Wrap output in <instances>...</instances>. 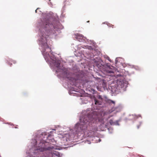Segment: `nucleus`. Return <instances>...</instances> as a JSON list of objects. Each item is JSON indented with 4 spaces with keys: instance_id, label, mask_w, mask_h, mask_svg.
I'll use <instances>...</instances> for the list:
<instances>
[{
    "instance_id": "nucleus-7",
    "label": "nucleus",
    "mask_w": 157,
    "mask_h": 157,
    "mask_svg": "<svg viewBox=\"0 0 157 157\" xmlns=\"http://www.w3.org/2000/svg\"><path fill=\"white\" fill-rule=\"evenodd\" d=\"M109 123L110 124L112 125H114L115 124V122H114L113 120L112 119H110L109 121Z\"/></svg>"
},
{
    "instance_id": "nucleus-5",
    "label": "nucleus",
    "mask_w": 157,
    "mask_h": 157,
    "mask_svg": "<svg viewBox=\"0 0 157 157\" xmlns=\"http://www.w3.org/2000/svg\"><path fill=\"white\" fill-rule=\"evenodd\" d=\"M52 154V157H55L56 156L60 157L62 156L57 151H54Z\"/></svg>"
},
{
    "instance_id": "nucleus-14",
    "label": "nucleus",
    "mask_w": 157,
    "mask_h": 157,
    "mask_svg": "<svg viewBox=\"0 0 157 157\" xmlns=\"http://www.w3.org/2000/svg\"><path fill=\"white\" fill-rule=\"evenodd\" d=\"M71 0H66V2H69Z\"/></svg>"
},
{
    "instance_id": "nucleus-15",
    "label": "nucleus",
    "mask_w": 157,
    "mask_h": 157,
    "mask_svg": "<svg viewBox=\"0 0 157 157\" xmlns=\"http://www.w3.org/2000/svg\"><path fill=\"white\" fill-rule=\"evenodd\" d=\"M8 64L10 66H11L12 64L11 63H9Z\"/></svg>"
},
{
    "instance_id": "nucleus-16",
    "label": "nucleus",
    "mask_w": 157,
    "mask_h": 157,
    "mask_svg": "<svg viewBox=\"0 0 157 157\" xmlns=\"http://www.w3.org/2000/svg\"><path fill=\"white\" fill-rule=\"evenodd\" d=\"M110 62H111V60H110V58L109 57H108V59Z\"/></svg>"
},
{
    "instance_id": "nucleus-4",
    "label": "nucleus",
    "mask_w": 157,
    "mask_h": 157,
    "mask_svg": "<svg viewBox=\"0 0 157 157\" xmlns=\"http://www.w3.org/2000/svg\"><path fill=\"white\" fill-rule=\"evenodd\" d=\"M47 144V142L44 143L40 142V145L37 147L36 150L39 151L43 152L47 150H50L52 148L49 147H46V144Z\"/></svg>"
},
{
    "instance_id": "nucleus-2",
    "label": "nucleus",
    "mask_w": 157,
    "mask_h": 157,
    "mask_svg": "<svg viewBox=\"0 0 157 157\" xmlns=\"http://www.w3.org/2000/svg\"><path fill=\"white\" fill-rule=\"evenodd\" d=\"M54 66L57 68L56 70L57 72H63V78H68V76L69 75V72L67 69L64 67H61L60 66V61L59 60H56L53 62Z\"/></svg>"
},
{
    "instance_id": "nucleus-1",
    "label": "nucleus",
    "mask_w": 157,
    "mask_h": 157,
    "mask_svg": "<svg viewBox=\"0 0 157 157\" xmlns=\"http://www.w3.org/2000/svg\"><path fill=\"white\" fill-rule=\"evenodd\" d=\"M90 117L89 116H86L84 118L80 119V122L77 123L75 126L77 132L82 131L84 132L88 126H90L94 122L95 119L93 118L90 119Z\"/></svg>"
},
{
    "instance_id": "nucleus-13",
    "label": "nucleus",
    "mask_w": 157,
    "mask_h": 157,
    "mask_svg": "<svg viewBox=\"0 0 157 157\" xmlns=\"http://www.w3.org/2000/svg\"><path fill=\"white\" fill-rule=\"evenodd\" d=\"M109 73H113V71H110L109 72Z\"/></svg>"
},
{
    "instance_id": "nucleus-19",
    "label": "nucleus",
    "mask_w": 157,
    "mask_h": 157,
    "mask_svg": "<svg viewBox=\"0 0 157 157\" xmlns=\"http://www.w3.org/2000/svg\"><path fill=\"white\" fill-rule=\"evenodd\" d=\"M110 118V117H108V119H109V118Z\"/></svg>"
},
{
    "instance_id": "nucleus-8",
    "label": "nucleus",
    "mask_w": 157,
    "mask_h": 157,
    "mask_svg": "<svg viewBox=\"0 0 157 157\" xmlns=\"http://www.w3.org/2000/svg\"><path fill=\"white\" fill-rule=\"evenodd\" d=\"M108 103H109V104H111L112 103L114 105H115V102L111 100H108Z\"/></svg>"
},
{
    "instance_id": "nucleus-18",
    "label": "nucleus",
    "mask_w": 157,
    "mask_h": 157,
    "mask_svg": "<svg viewBox=\"0 0 157 157\" xmlns=\"http://www.w3.org/2000/svg\"><path fill=\"white\" fill-rule=\"evenodd\" d=\"M37 10H35L36 13V12H37Z\"/></svg>"
},
{
    "instance_id": "nucleus-6",
    "label": "nucleus",
    "mask_w": 157,
    "mask_h": 157,
    "mask_svg": "<svg viewBox=\"0 0 157 157\" xmlns=\"http://www.w3.org/2000/svg\"><path fill=\"white\" fill-rule=\"evenodd\" d=\"M117 84L118 85H120L121 86V87L122 88L124 86V82L123 81H118L117 82Z\"/></svg>"
},
{
    "instance_id": "nucleus-17",
    "label": "nucleus",
    "mask_w": 157,
    "mask_h": 157,
    "mask_svg": "<svg viewBox=\"0 0 157 157\" xmlns=\"http://www.w3.org/2000/svg\"><path fill=\"white\" fill-rule=\"evenodd\" d=\"M137 128H139V126H137Z\"/></svg>"
},
{
    "instance_id": "nucleus-11",
    "label": "nucleus",
    "mask_w": 157,
    "mask_h": 157,
    "mask_svg": "<svg viewBox=\"0 0 157 157\" xmlns=\"http://www.w3.org/2000/svg\"><path fill=\"white\" fill-rule=\"evenodd\" d=\"M134 116L135 118H138L139 117H141V116L140 115H134Z\"/></svg>"
},
{
    "instance_id": "nucleus-12",
    "label": "nucleus",
    "mask_w": 157,
    "mask_h": 157,
    "mask_svg": "<svg viewBox=\"0 0 157 157\" xmlns=\"http://www.w3.org/2000/svg\"><path fill=\"white\" fill-rule=\"evenodd\" d=\"M95 104H99V101L98 100H95Z\"/></svg>"
},
{
    "instance_id": "nucleus-3",
    "label": "nucleus",
    "mask_w": 157,
    "mask_h": 157,
    "mask_svg": "<svg viewBox=\"0 0 157 157\" xmlns=\"http://www.w3.org/2000/svg\"><path fill=\"white\" fill-rule=\"evenodd\" d=\"M46 39L47 37H45L44 38V36H43L41 38V41L42 42H45V43L42 44V47L43 48L42 52H43V54L44 56H45V55H46L45 58H48V57H49V54L48 53L47 54V52H46V50H49L48 51L50 52L51 51V49L50 48H49L46 43Z\"/></svg>"
},
{
    "instance_id": "nucleus-10",
    "label": "nucleus",
    "mask_w": 157,
    "mask_h": 157,
    "mask_svg": "<svg viewBox=\"0 0 157 157\" xmlns=\"http://www.w3.org/2000/svg\"><path fill=\"white\" fill-rule=\"evenodd\" d=\"M76 36H77V38H80V37L82 38L83 36L80 34H77Z\"/></svg>"
},
{
    "instance_id": "nucleus-9",
    "label": "nucleus",
    "mask_w": 157,
    "mask_h": 157,
    "mask_svg": "<svg viewBox=\"0 0 157 157\" xmlns=\"http://www.w3.org/2000/svg\"><path fill=\"white\" fill-rule=\"evenodd\" d=\"M107 25L109 27H112L113 28H114L115 27L114 25H113L112 24H109V23H108V24H107Z\"/></svg>"
},
{
    "instance_id": "nucleus-20",
    "label": "nucleus",
    "mask_w": 157,
    "mask_h": 157,
    "mask_svg": "<svg viewBox=\"0 0 157 157\" xmlns=\"http://www.w3.org/2000/svg\"><path fill=\"white\" fill-rule=\"evenodd\" d=\"M49 1H50L51 0H49Z\"/></svg>"
}]
</instances>
